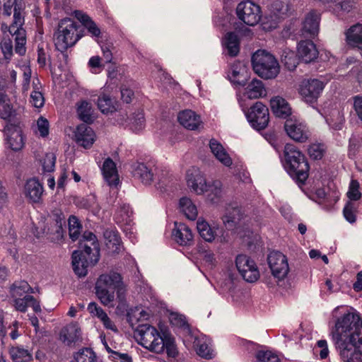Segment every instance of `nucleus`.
Listing matches in <instances>:
<instances>
[{"mask_svg":"<svg viewBox=\"0 0 362 362\" xmlns=\"http://www.w3.org/2000/svg\"><path fill=\"white\" fill-rule=\"evenodd\" d=\"M331 335L343 362H362V321L358 314L348 313L339 317Z\"/></svg>","mask_w":362,"mask_h":362,"instance_id":"nucleus-1","label":"nucleus"},{"mask_svg":"<svg viewBox=\"0 0 362 362\" xmlns=\"http://www.w3.org/2000/svg\"><path fill=\"white\" fill-rule=\"evenodd\" d=\"M100 259V246L94 233L84 232L79 241L78 250L72 254L73 269L78 276H85L88 267L94 266Z\"/></svg>","mask_w":362,"mask_h":362,"instance_id":"nucleus-2","label":"nucleus"},{"mask_svg":"<svg viewBox=\"0 0 362 362\" xmlns=\"http://www.w3.org/2000/svg\"><path fill=\"white\" fill-rule=\"evenodd\" d=\"M282 162L285 170L298 185H304L310 170V165L304 154L293 144H286Z\"/></svg>","mask_w":362,"mask_h":362,"instance_id":"nucleus-3","label":"nucleus"},{"mask_svg":"<svg viewBox=\"0 0 362 362\" xmlns=\"http://www.w3.org/2000/svg\"><path fill=\"white\" fill-rule=\"evenodd\" d=\"M82 26L74 19L65 18L58 24L57 30L54 33V42L56 49L64 54L66 50L76 45L83 37Z\"/></svg>","mask_w":362,"mask_h":362,"instance_id":"nucleus-4","label":"nucleus"},{"mask_svg":"<svg viewBox=\"0 0 362 362\" xmlns=\"http://www.w3.org/2000/svg\"><path fill=\"white\" fill-rule=\"evenodd\" d=\"M95 290L97 296L105 305H109L114 301L115 290L119 301L124 300L122 277L117 272L112 271L101 274L97 280Z\"/></svg>","mask_w":362,"mask_h":362,"instance_id":"nucleus-5","label":"nucleus"},{"mask_svg":"<svg viewBox=\"0 0 362 362\" xmlns=\"http://www.w3.org/2000/svg\"><path fill=\"white\" fill-rule=\"evenodd\" d=\"M33 292L32 287L25 281H16L11 288V293L14 298V305L17 310L25 312L31 307L35 313H40L41 307L38 300L29 293Z\"/></svg>","mask_w":362,"mask_h":362,"instance_id":"nucleus-6","label":"nucleus"},{"mask_svg":"<svg viewBox=\"0 0 362 362\" xmlns=\"http://www.w3.org/2000/svg\"><path fill=\"white\" fill-rule=\"evenodd\" d=\"M254 71L264 79L274 78L279 73V65L275 57L265 50H257L252 57Z\"/></svg>","mask_w":362,"mask_h":362,"instance_id":"nucleus-7","label":"nucleus"},{"mask_svg":"<svg viewBox=\"0 0 362 362\" xmlns=\"http://www.w3.org/2000/svg\"><path fill=\"white\" fill-rule=\"evenodd\" d=\"M136 333L142 346L157 354L162 353L163 334H160L155 327L149 324L139 325Z\"/></svg>","mask_w":362,"mask_h":362,"instance_id":"nucleus-8","label":"nucleus"},{"mask_svg":"<svg viewBox=\"0 0 362 362\" xmlns=\"http://www.w3.org/2000/svg\"><path fill=\"white\" fill-rule=\"evenodd\" d=\"M24 24V16L21 11L14 9V16L13 23L8 26L3 23L1 25V30L3 33L7 31L14 37L16 42L15 51L17 54L22 56L25 53L26 34L25 29L23 28Z\"/></svg>","mask_w":362,"mask_h":362,"instance_id":"nucleus-9","label":"nucleus"},{"mask_svg":"<svg viewBox=\"0 0 362 362\" xmlns=\"http://www.w3.org/2000/svg\"><path fill=\"white\" fill-rule=\"evenodd\" d=\"M324 88L325 84L320 80L316 78L304 79L299 85L298 93L305 103L313 105L317 103Z\"/></svg>","mask_w":362,"mask_h":362,"instance_id":"nucleus-10","label":"nucleus"},{"mask_svg":"<svg viewBox=\"0 0 362 362\" xmlns=\"http://www.w3.org/2000/svg\"><path fill=\"white\" fill-rule=\"evenodd\" d=\"M247 119L251 126L258 130L264 129L269 121V109L261 102H256L246 113Z\"/></svg>","mask_w":362,"mask_h":362,"instance_id":"nucleus-11","label":"nucleus"},{"mask_svg":"<svg viewBox=\"0 0 362 362\" xmlns=\"http://www.w3.org/2000/svg\"><path fill=\"white\" fill-rule=\"evenodd\" d=\"M236 13L240 20L250 26L257 25L262 16L259 6L249 0L238 4Z\"/></svg>","mask_w":362,"mask_h":362,"instance_id":"nucleus-12","label":"nucleus"},{"mask_svg":"<svg viewBox=\"0 0 362 362\" xmlns=\"http://www.w3.org/2000/svg\"><path fill=\"white\" fill-rule=\"evenodd\" d=\"M158 171L153 162L139 163L133 168V176L144 185H150L156 180L160 181Z\"/></svg>","mask_w":362,"mask_h":362,"instance_id":"nucleus-13","label":"nucleus"},{"mask_svg":"<svg viewBox=\"0 0 362 362\" xmlns=\"http://www.w3.org/2000/svg\"><path fill=\"white\" fill-rule=\"evenodd\" d=\"M236 267L247 282H255L259 277V272L255 262L245 255H239L235 259Z\"/></svg>","mask_w":362,"mask_h":362,"instance_id":"nucleus-14","label":"nucleus"},{"mask_svg":"<svg viewBox=\"0 0 362 362\" xmlns=\"http://www.w3.org/2000/svg\"><path fill=\"white\" fill-rule=\"evenodd\" d=\"M268 264L273 276L278 280L284 279L288 273L289 267L286 257L281 252L273 251L267 257Z\"/></svg>","mask_w":362,"mask_h":362,"instance_id":"nucleus-15","label":"nucleus"},{"mask_svg":"<svg viewBox=\"0 0 362 362\" xmlns=\"http://www.w3.org/2000/svg\"><path fill=\"white\" fill-rule=\"evenodd\" d=\"M6 141L9 148L14 151H21L25 144L22 131L19 126L8 123L4 127Z\"/></svg>","mask_w":362,"mask_h":362,"instance_id":"nucleus-16","label":"nucleus"},{"mask_svg":"<svg viewBox=\"0 0 362 362\" xmlns=\"http://www.w3.org/2000/svg\"><path fill=\"white\" fill-rule=\"evenodd\" d=\"M284 129L291 139L300 143L305 142L310 135L307 126L297 121L286 120Z\"/></svg>","mask_w":362,"mask_h":362,"instance_id":"nucleus-17","label":"nucleus"},{"mask_svg":"<svg viewBox=\"0 0 362 362\" xmlns=\"http://www.w3.org/2000/svg\"><path fill=\"white\" fill-rule=\"evenodd\" d=\"M187 186L197 194H202L207 190L206 179L198 168H193L187 171Z\"/></svg>","mask_w":362,"mask_h":362,"instance_id":"nucleus-18","label":"nucleus"},{"mask_svg":"<svg viewBox=\"0 0 362 362\" xmlns=\"http://www.w3.org/2000/svg\"><path fill=\"white\" fill-rule=\"evenodd\" d=\"M75 139L78 145L89 148L95 141V134L92 128L87 124H81L76 127Z\"/></svg>","mask_w":362,"mask_h":362,"instance_id":"nucleus-19","label":"nucleus"},{"mask_svg":"<svg viewBox=\"0 0 362 362\" xmlns=\"http://www.w3.org/2000/svg\"><path fill=\"white\" fill-rule=\"evenodd\" d=\"M180 124L189 130H198L203 128L201 117L191 110H185L180 112L177 117Z\"/></svg>","mask_w":362,"mask_h":362,"instance_id":"nucleus-20","label":"nucleus"},{"mask_svg":"<svg viewBox=\"0 0 362 362\" xmlns=\"http://www.w3.org/2000/svg\"><path fill=\"white\" fill-rule=\"evenodd\" d=\"M319 52L315 44L309 40H301L298 45V56L305 63L315 61Z\"/></svg>","mask_w":362,"mask_h":362,"instance_id":"nucleus-21","label":"nucleus"},{"mask_svg":"<svg viewBox=\"0 0 362 362\" xmlns=\"http://www.w3.org/2000/svg\"><path fill=\"white\" fill-rule=\"evenodd\" d=\"M320 17L315 11L308 13L302 23L301 35L313 37L318 33Z\"/></svg>","mask_w":362,"mask_h":362,"instance_id":"nucleus-22","label":"nucleus"},{"mask_svg":"<svg viewBox=\"0 0 362 362\" xmlns=\"http://www.w3.org/2000/svg\"><path fill=\"white\" fill-rule=\"evenodd\" d=\"M59 339L62 341L71 346L81 339V331L76 323H70L63 327L59 333Z\"/></svg>","mask_w":362,"mask_h":362,"instance_id":"nucleus-23","label":"nucleus"},{"mask_svg":"<svg viewBox=\"0 0 362 362\" xmlns=\"http://www.w3.org/2000/svg\"><path fill=\"white\" fill-rule=\"evenodd\" d=\"M270 107L273 114L279 118L286 119L292 114L289 103L280 96L274 97L270 100Z\"/></svg>","mask_w":362,"mask_h":362,"instance_id":"nucleus-24","label":"nucleus"},{"mask_svg":"<svg viewBox=\"0 0 362 362\" xmlns=\"http://www.w3.org/2000/svg\"><path fill=\"white\" fill-rule=\"evenodd\" d=\"M248 77V72L244 64L237 62L232 65L228 74V78L231 83L240 86H245Z\"/></svg>","mask_w":362,"mask_h":362,"instance_id":"nucleus-25","label":"nucleus"},{"mask_svg":"<svg viewBox=\"0 0 362 362\" xmlns=\"http://www.w3.org/2000/svg\"><path fill=\"white\" fill-rule=\"evenodd\" d=\"M43 187L35 178L30 179L25 185V194L30 202L37 203L41 199Z\"/></svg>","mask_w":362,"mask_h":362,"instance_id":"nucleus-26","label":"nucleus"},{"mask_svg":"<svg viewBox=\"0 0 362 362\" xmlns=\"http://www.w3.org/2000/svg\"><path fill=\"white\" fill-rule=\"evenodd\" d=\"M102 172L105 181L109 185L116 186L118 184L119 176L116 164L110 158L105 160L102 167Z\"/></svg>","mask_w":362,"mask_h":362,"instance_id":"nucleus-27","label":"nucleus"},{"mask_svg":"<svg viewBox=\"0 0 362 362\" xmlns=\"http://www.w3.org/2000/svg\"><path fill=\"white\" fill-rule=\"evenodd\" d=\"M209 147L211 153L218 160L225 166L229 167L233 161L229 154L226 152L223 146L217 140L212 139L209 141Z\"/></svg>","mask_w":362,"mask_h":362,"instance_id":"nucleus-28","label":"nucleus"},{"mask_svg":"<svg viewBox=\"0 0 362 362\" xmlns=\"http://www.w3.org/2000/svg\"><path fill=\"white\" fill-rule=\"evenodd\" d=\"M88 310L91 315L97 317L102 322L103 326L106 329L115 332L117 331L115 325L110 319L107 313L95 303H90L88 306Z\"/></svg>","mask_w":362,"mask_h":362,"instance_id":"nucleus-29","label":"nucleus"},{"mask_svg":"<svg viewBox=\"0 0 362 362\" xmlns=\"http://www.w3.org/2000/svg\"><path fill=\"white\" fill-rule=\"evenodd\" d=\"M176 241L181 245H190L193 239V234L190 228L184 223H175V228L173 233Z\"/></svg>","mask_w":362,"mask_h":362,"instance_id":"nucleus-30","label":"nucleus"},{"mask_svg":"<svg viewBox=\"0 0 362 362\" xmlns=\"http://www.w3.org/2000/svg\"><path fill=\"white\" fill-rule=\"evenodd\" d=\"M223 45L230 57H235L240 52V40L235 32L227 33L223 40Z\"/></svg>","mask_w":362,"mask_h":362,"instance_id":"nucleus-31","label":"nucleus"},{"mask_svg":"<svg viewBox=\"0 0 362 362\" xmlns=\"http://www.w3.org/2000/svg\"><path fill=\"white\" fill-rule=\"evenodd\" d=\"M346 37L348 45L362 49V25L351 26L346 33Z\"/></svg>","mask_w":362,"mask_h":362,"instance_id":"nucleus-32","label":"nucleus"},{"mask_svg":"<svg viewBox=\"0 0 362 362\" xmlns=\"http://www.w3.org/2000/svg\"><path fill=\"white\" fill-rule=\"evenodd\" d=\"M77 114L78 118L86 124H91L94 122L95 117L93 114V109L90 103L83 100L77 104Z\"/></svg>","mask_w":362,"mask_h":362,"instance_id":"nucleus-33","label":"nucleus"},{"mask_svg":"<svg viewBox=\"0 0 362 362\" xmlns=\"http://www.w3.org/2000/svg\"><path fill=\"white\" fill-rule=\"evenodd\" d=\"M75 16L82 23L92 37H100L101 36L100 28L88 15L80 11H76Z\"/></svg>","mask_w":362,"mask_h":362,"instance_id":"nucleus-34","label":"nucleus"},{"mask_svg":"<svg viewBox=\"0 0 362 362\" xmlns=\"http://www.w3.org/2000/svg\"><path fill=\"white\" fill-rule=\"evenodd\" d=\"M170 322L173 326L178 328L183 335H191V327L185 315L177 313H172L170 315Z\"/></svg>","mask_w":362,"mask_h":362,"instance_id":"nucleus-35","label":"nucleus"},{"mask_svg":"<svg viewBox=\"0 0 362 362\" xmlns=\"http://www.w3.org/2000/svg\"><path fill=\"white\" fill-rule=\"evenodd\" d=\"M245 94L250 99H256L265 95L263 83L257 79H253L246 88Z\"/></svg>","mask_w":362,"mask_h":362,"instance_id":"nucleus-36","label":"nucleus"},{"mask_svg":"<svg viewBox=\"0 0 362 362\" xmlns=\"http://www.w3.org/2000/svg\"><path fill=\"white\" fill-rule=\"evenodd\" d=\"M9 353L14 362H29L32 360L31 353L22 346H12Z\"/></svg>","mask_w":362,"mask_h":362,"instance_id":"nucleus-37","label":"nucleus"},{"mask_svg":"<svg viewBox=\"0 0 362 362\" xmlns=\"http://www.w3.org/2000/svg\"><path fill=\"white\" fill-rule=\"evenodd\" d=\"M180 208L188 219L194 221L197 218V207L189 198L182 197L180 199Z\"/></svg>","mask_w":362,"mask_h":362,"instance_id":"nucleus-38","label":"nucleus"},{"mask_svg":"<svg viewBox=\"0 0 362 362\" xmlns=\"http://www.w3.org/2000/svg\"><path fill=\"white\" fill-rule=\"evenodd\" d=\"M197 228L200 236L207 242L213 241L216 235L215 230L205 221L198 220Z\"/></svg>","mask_w":362,"mask_h":362,"instance_id":"nucleus-39","label":"nucleus"},{"mask_svg":"<svg viewBox=\"0 0 362 362\" xmlns=\"http://www.w3.org/2000/svg\"><path fill=\"white\" fill-rule=\"evenodd\" d=\"M116 103L113 98L103 94L98 97V106L103 113L113 112L116 110Z\"/></svg>","mask_w":362,"mask_h":362,"instance_id":"nucleus-40","label":"nucleus"},{"mask_svg":"<svg viewBox=\"0 0 362 362\" xmlns=\"http://www.w3.org/2000/svg\"><path fill=\"white\" fill-rule=\"evenodd\" d=\"M162 353L165 349L168 356L175 358L177 356L178 351L175 345V339L168 334L163 333Z\"/></svg>","mask_w":362,"mask_h":362,"instance_id":"nucleus-41","label":"nucleus"},{"mask_svg":"<svg viewBox=\"0 0 362 362\" xmlns=\"http://www.w3.org/2000/svg\"><path fill=\"white\" fill-rule=\"evenodd\" d=\"M105 239L107 240V245L115 252H119L120 250L121 238L117 231L106 230L104 233Z\"/></svg>","mask_w":362,"mask_h":362,"instance_id":"nucleus-42","label":"nucleus"},{"mask_svg":"<svg viewBox=\"0 0 362 362\" xmlns=\"http://www.w3.org/2000/svg\"><path fill=\"white\" fill-rule=\"evenodd\" d=\"M194 346L196 347L197 353L202 358L207 359L213 358V352L208 344L203 339L195 338Z\"/></svg>","mask_w":362,"mask_h":362,"instance_id":"nucleus-43","label":"nucleus"},{"mask_svg":"<svg viewBox=\"0 0 362 362\" xmlns=\"http://www.w3.org/2000/svg\"><path fill=\"white\" fill-rule=\"evenodd\" d=\"M281 62L288 70L293 71L298 64V58L294 52L285 51L281 56Z\"/></svg>","mask_w":362,"mask_h":362,"instance_id":"nucleus-44","label":"nucleus"},{"mask_svg":"<svg viewBox=\"0 0 362 362\" xmlns=\"http://www.w3.org/2000/svg\"><path fill=\"white\" fill-rule=\"evenodd\" d=\"M81 228L78 219L75 216H71L69 218V230L70 238L73 241L78 239Z\"/></svg>","mask_w":362,"mask_h":362,"instance_id":"nucleus-45","label":"nucleus"},{"mask_svg":"<svg viewBox=\"0 0 362 362\" xmlns=\"http://www.w3.org/2000/svg\"><path fill=\"white\" fill-rule=\"evenodd\" d=\"M74 359L76 362H95L96 356L91 349L85 348L74 356Z\"/></svg>","mask_w":362,"mask_h":362,"instance_id":"nucleus-46","label":"nucleus"},{"mask_svg":"<svg viewBox=\"0 0 362 362\" xmlns=\"http://www.w3.org/2000/svg\"><path fill=\"white\" fill-rule=\"evenodd\" d=\"M219 181H214L211 185H208L206 192H209L208 198L213 203H216L221 197L222 189Z\"/></svg>","mask_w":362,"mask_h":362,"instance_id":"nucleus-47","label":"nucleus"},{"mask_svg":"<svg viewBox=\"0 0 362 362\" xmlns=\"http://www.w3.org/2000/svg\"><path fill=\"white\" fill-rule=\"evenodd\" d=\"M256 358L259 362H281L279 356L270 351H258Z\"/></svg>","mask_w":362,"mask_h":362,"instance_id":"nucleus-48","label":"nucleus"},{"mask_svg":"<svg viewBox=\"0 0 362 362\" xmlns=\"http://www.w3.org/2000/svg\"><path fill=\"white\" fill-rule=\"evenodd\" d=\"M325 152L324 144H313L308 148V153L311 158L314 160H320Z\"/></svg>","mask_w":362,"mask_h":362,"instance_id":"nucleus-49","label":"nucleus"},{"mask_svg":"<svg viewBox=\"0 0 362 362\" xmlns=\"http://www.w3.org/2000/svg\"><path fill=\"white\" fill-rule=\"evenodd\" d=\"M347 196L351 201H357L361 198V193L359 191V182L357 180L351 181Z\"/></svg>","mask_w":362,"mask_h":362,"instance_id":"nucleus-50","label":"nucleus"},{"mask_svg":"<svg viewBox=\"0 0 362 362\" xmlns=\"http://www.w3.org/2000/svg\"><path fill=\"white\" fill-rule=\"evenodd\" d=\"M13 113L12 105L6 102V98L0 100V118L4 120H8Z\"/></svg>","mask_w":362,"mask_h":362,"instance_id":"nucleus-51","label":"nucleus"},{"mask_svg":"<svg viewBox=\"0 0 362 362\" xmlns=\"http://www.w3.org/2000/svg\"><path fill=\"white\" fill-rule=\"evenodd\" d=\"M30 103L36 108L42 107L45 104V98L40 90H33L30 94Z\"/></svg>","mask_w":362,"mask_h":362,"instance_id":"nucleus-52","label":"nucleus"},{"mask_svg":"<svg viewBox=\"0 0 362 362\" xmlns=\"http://www.w3.org/2000/svg\"><path fill=\"white\" fill-rule=\"evenodd\" d=\"M356 206L355 204L349 202L344 208L343 213L345 218L350 223L356 221Z\"/></svg>","mask_w":362,"mask_h":362,"instance_id":"nucleus-53","label":"nucleus"},{"mask_svg":"<svg viewBox=\"0 0 362 362\" xmlns=\"http://www.w3.org/2000/svg\"><path fill=\"white\" fill-rule=\"evenodd\" d=\"M1 49L6 59H11L13 55L12 40L10 38L4 37L1 42Z\"/></svg>","mask_w":362,"mask_h":362,"instance_id":"nucleus-54","label":"nucleus"},{"mask_svg":"<svg viewBox=\"0 0 362 362\" xmlns=\"http://www.w3.org/2000/svg\"><path fill=\"white\" fill-rule=\"evenodd\" d=\"M55 163L56 157L53 153L46 154L42 163L44 170L46 172H51L54 170Z\"/></svg>","mask_w":362,"mask_h":362,"instance_id":"nucleus-55","label":"nucleus"},{"mask_svg":"<svg viewBox=\"0 0 362 362\" xmlns=\"http://www.w3.org/2000/svg\"><path fill=\"white\" fill-rule=\"evenodd\" d=\"M37 129L42 137H45L49 134V122L43 117H40L37 121Z\"/></svg>","mask_w":362,"mask_h":362,"instance_id":"nucleus-56","label":"nucleus"},{"mask_svg":"<svg viewBox=\"0 0 362 362\" xmlns=\"http://www.w3.org/2000/svg\"><path fill=\"white\" fill-rule=\"evenodd\" d=\"M120 92L121 99L124 103L127 104L132 103V100L134 98V93L132 89L127 88L125 85H122Z\"/></svg>","mask_w":362,"mask_h":362,"instance_id":"nucleus-57","label":"nucleus"},{"mask_svg":"<svg viewBox=\"0 0 362 362\" xmlns=\"http://www.w3.org/2000/svg\"><path fill=\"white\" fill-rule=\"evenodd\" d=\"M16 0H4V10L3 15L4 16L8 17L11 16L12 13H14V9L16 8L17 11H21L19 8H16Z\"/></svg>","mask_w":362,"mask_h":362,"instance_id":"nucleus-58","label":"nucleus"},{"mask_svg":"<svg viewBox=\"0 0 362 362\" xmlns=\"http://www.w3.org/2000/svg\"><path fill=\"white\" fill-rule=\"evenodd\" d=\"M109 358L114 362H132V358L127 353L115 351L112 355H109Z\"/></svg>","mask_w":362,"mask_h":362,"instance_id":"nucleus-59","label":"nucleus"},{"mask_svg":"<svg viewBox=\"0 0 362 362\" xmlns=\"http://www.w3.org/2000/svg\"><path fill=\"white\" fill-rule=\"evenodd\" d=\"M132 125L135 131H140L144 127V115L143 112H138L133 117Z\"/></svg>","mask_w":362,"mask_h":362,"instance_id":"nucleus-60","label":"nucleus"},{"mask_svg":"<svg viewBox=\"0 0 362 362\" xmlns=\"http://www.w3.org/2000/svg\"><path fill=\"white\" fill-rule=\"evenodd\" d=\"M354 99V108L358 117L362 121V95H356Z\"/></svg>","mask_w":362,"mask_h":362,"instance_id":"nucleus-61","label":"nucleus"},{"mask_svg":"<svg viewBox=\"0 0 362 362\" xmlns=\"http://www.w3.org/2000/svg\"><path fill=\"white\" fill-rule=\"evenodd\" d=\"M317 345L319 348L321 349L320 351V358L322 359L326 358L329 355V349L327 341L324 339L319 340L317 343Z\"/></svg>","mask_w":362,"mask_h":362,"instance_id":"nucleus-62","label":"nucleus"},{"mask_svg":"<svg viewBox=\"0 0 362 362\" xmlns=\"http://www.w3.org/2000/svg\"><path fill=\"white\" fill-rule=\"evenodd\" d=\"M67 177H68L67 172H66V169H63L61 173V175L58 179V181H57L58 188H63L64 187L65 182L66 180Z\"/></svg>","mask_w":362,"mask_h":362,"instance_id":"nucleus-63","label":"nucleus"},{"mask_svg":"<svg viewBox=\"0 0 362 362\" xmlns=\"http://www.w3.org/2000/svg\"><path fill=\"white\" fill-rule=\"evenodd\" d=\"M37 62L41 66H45L46 64V54L43 48L38 47Z\"/></svg>","mask_w":362,"mask_h":362,"instance_id":"nucleus-64","label":"nucleus"}]
</instances>
